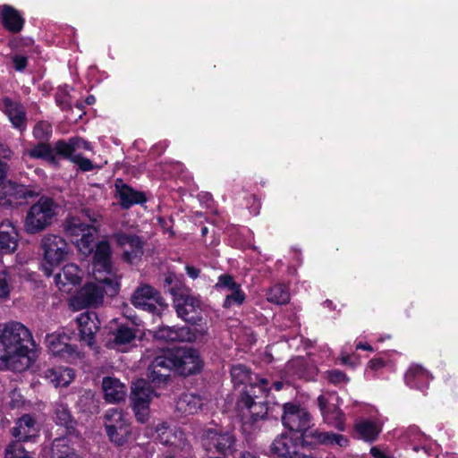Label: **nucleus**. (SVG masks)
<instances>
[{
    "label": "nucleus",
    "mask_w": 458,
    "mask_h": 458,
    "mask_svg": "<svg viewBox=\"0 0 458 458\" xmlns=\"http://www.w3.org/2000/svg\"><path fill=\"white\" fill-rule=\"evenodd\" d=\"M13 63L16 71H23L28 64L27 57L21 55H15L13 56Z\"/></svg>",
    "instance_id": "603ef678"
},
{
    "label": "nucleus",
    "mask_w": 458,
    "mask_h": 458,
    "mask_svg": "<svg viewBox=\"0 0 458 458\" xmlns=\"http://www.w3.org/2000/svg\"><path fill=\"white\" fill-rule=\"evenodd\" d=\"M131 303L136 308L156 313L157 306L162 307L164 301L157 291L152 286L145 284L136 289L131 296Z\"/></svg>",
    "instance_id": "dca6fc26"
},
{
    "label": "nucleus",
    "mask_w": 458,
    "mask_h": 458,
    "mask_svg": "<svg viewBox=\"0 0 458 458\" xmlns=\"http://www.w3.org/2000/svg\"><path fill=\"white\" fill-rule=\"evenodd\" d=\"M55 415L56 423L64 426L66 428H72L73 420L67 405L62 402L56 403L55 405Z\"/></svg>",
    "instance_id": "79ce46f5"
},
{
    "label": "nucleus",
    "mask_w": 458,
    "mask_h": 458,
    "mask_svg": "<svg viewBox=\"0 0 458 458\" xmlns=\"http://www.w3.org/2000/svg\"><path fill=\"white\" fill-rule=\"evenodd\" d=\"M82 277V270L76 264L69 263L55 275V283L60 291L70 292L74 286L81 284Z\"/></svg>",
    "instance_id": "412c9836"
},
{
    "label": "nucleus",
    "mask_w": 458,
    "mask_h": 458,
    "mask_svg": "<svg viewBox=\"0 0 458 458\" xmlns=\"http://www.w3.org/2000/svg\"><path fill=\"white\" fill-rule=\"evenodd\" d=\"M293 458H313V457H312V456H310V455H301H301L298 454V455H297V456H293Z\"/></svg>",
    "instance_id": "774afa93"
},
{
    "label": "nucleus",
    "mask_w": 458,
    "mask_h": 458,
    "mask_svg": "<svg viewBox=\"0 0 458 458\" xmlns=\"http://www.w3.org/2000/svg\"><path fill=\"white\" fill-rule=\"evenodd\" d=\"M13 288L9 272L4 269L0 271V300L7 301Z\"/></svg>",
    "instance_id": "37998d69"
},
{
    "label": "nucleus",
    "mask_w": 458,
    "mask_h": 458,
    "mask_svg": "<svg viewBox=\"0 0 458 458\" xmlns=\"http://www.w3.org/2000/svg\"><path fill=\"white\" fill-rule=\"evenodd\" d=\"M239 286L241 285L233 280V276L229 275H221L218 277V281L216 284L215 288L217 290H226L230 292L238 288Z\"/></svg>",
    "instance_id": "09e8293b"
},
{
    "label": "nucleus",
    "mask_w": 458,
    "mask_h": 458,
    "mask_svg": "<svg viewBox=\"0 0 458 458\" xmlns=\"http://www.w3.org/2000/svg\"><path fill=\"white\" fill-rule=\"evenodd\" d=\"M0 16L4 27L13 33L19 32L22 30L24 25V19L13 7L10 5H3Z\"/></svg>",
    "instance_id": "f704fd0d"
},
{
    "label": "nucleus",
    "mask_w": 458,
    "mask_h": 458,
    "mask_svg": "<svg viewBox=\"0 0 458 458\" xmlns=\"http://www.w3.org/2000/svg\"><path fill=\"white\" fill-rule=\"evenodd\" d=\"M91 150V144L79 137L71 138L68 141L58 140L55 142V149L58 154L78 153L79 149Z\"/></svg>",
    "instance_id": "ea45409f"
},
{
    "label": "nucleus",
    "mask_w": 458,
    "mask_h": 458,
    "mask_svg": "<svg viewBox=\"0 0 458 458\" xmlns=\"http://www.w3.org/2000/svg\"><path fill=\"white\" fill-rule=\"evenodd\" d=\"M356 349L365 350V351H373L371 345H369V344H362V343H358L356 344Z\"/></svg>",
    "instance_id": "052dcab7"
},
{
    "label": "nucleus",
    "mask_w": 458,
    "mask_h": 458,
    "mask_svg": "<svg viewBox=\"0 0 458 458\" xmlns=\"http://www.w3.org/2000/svg\"><path fill=\"white\" fill-rule=\"evenodd\" d=\"M306 443L346 447L349 444V440L344 435L333 432L319 431L318 429H312L310 431L308 442Z\"/></svg>",
    "instance_id": "bb28decb"
},
{
    "label": "nucleus",
    "mask_w": 458,
    "mask_h": 458,
    "mask_svg": "<svg viewBox=\"0 0 458 458\" xmlns=\"http://www.w3.org/2000/svg\"><path fill=\"white\" fill-rule=\"evenodd\" d=\"M45 377L55 387L67 386L74 378V371L63 367L48 369L45 371Z\"/></svg>",
    "instance_id": "e433bc0d"
},
{
    "label": "nucleus",
    "mask_w": 458,
    "mask_h": 458,
    "mask_svg": "<svg viewBox=\"0 0 458 458\" xmlns=\"http://www.w3.org/2000/svg\"><path fill=\"white\" fill-rule=\"evenodd\" d=\"M285 372L289 377L311 380L316 375V369L310 366L307 359L296 357L286 364Z\"/></svg>",
    "instance_id": "393cba45"
},
{
    "label": "nucleus",
    "mask_w": 458,
    "mask_h": 458,
    "mask_svg": "<svg viewBox=\"0 0 458 458\" xmlns=\"http://www.w3.org/2000/svg\"><path fill=\"white\" fill-rule=\"evenodd\" d=\"M327 374L328 380L333 384H342L348 381L346 375L338 369L328 370Z\"/></svg>",
    "instance_id": "8fccbe9b"
},
{
    "label": "nucleus",
    "mask_w": 458,
    "mask_h": 458,
    "mask_svg": "<svg viewBox=\"0 0 458 458\" xmlns=\"http://www.w3.org/2000/svg\"><path fill=\"white\" fill-rule=\"evenodd\" d=\"M401 440L411 445L414 452H419L420 449L427 453L428 437L420 431L416 426H410L399 436Z\"/></svg>",
    "instance_id": "c756f323"
},
{
    "label": "nucleus",
    "mask_w": 458,
    "mask_h": 458,
    "mask_svg": "<svg viewBox=\"0 0 458 458\" xmlns=\"http://www.w3.org/2000/svg\"><path fill=\"white\" fill-rule=\"evenodd\" d=\"M95 101H96V98H95V97H94V96H92V95L89 96V97L86 98V103H87V105H92V104H94V103H95Z\"/></svg>",
    "instance_id": "680f3d73"
},
{
    "label": "nucleus",
    "mask_w": 458,
    "mask_h": 458,
    "mask_svg": "<svg viewBox=\"0 0 458 458\" xmlns=\"http://www.w3.org/2000/svg\"><path fill=\"white\" fill-rule=\"evenodd\" d=\"M186 273L187 275L192 278V279H196L199 277V269L195 267H192V266H190V265H187L186 267Z\"/></svg>",
    "instance_id": "5fc2aeb1"
},
{
    "label": "nucleus",
    "mask_w": 458,
    "mask_h": 458,
    "mask_svg": "<svg viewBox=\"0 0 458 458\" xmlns=\"http://www.w3.org/2000/svg\"><path fill=\"white\" fill-rule=\"evenodd\" d=\"M201 442L208 452L216 451L227 455L235 451L236 439L229 431L208 428L203 432Z\"/></svg>",
    "instance_id": "4468645a"
},
{
    "label": "nucleus",
    "mask_w": 458,
    "mask_h": 458,
    "mask_svg": "<svg viewBox=\"0 0 458 458\" xmlns=\"http://www.w3.org/2000/svg\"><path fill=\"white\" fill-rule=\"evenodd\" d=\"M201 369L198 352L192 349H167L161 351L148 368V376L156 386L165 385L170 373L174 370L180 375L188 376Z\"/></svg>",
    "instance_id": "7ed1b4c3"
},
{
    "label": "nucleus",
    "mask_w": 458,
    "mask_h": 458,
    "mask_svg": "<svg viewBox=\"0 0 458 458\" xmlns=\"http://www.w3.org/2000/svg\"><path fill=\"white\" fill-rule=\"evenodd\" d=\"M155 337L167 342H192L197 338L189 327H161L157 330Z\"/></svg>",
    "instance_id": "4be33fe9"
},
{
    "label": "nucleus",
    "mask_w": 458,
    "mask_h": 458,
    "mask_svg": "<svg viewBox=\"0 0 458 458\" xmlns=\"http://www.w3.org/2000/svg\"><path fill=\"white\" fill-rule=\"evenodd\" d=\"M267 300L269 302L278 305L285 304L290 300V294L286 287L283 284L272 286L267 293Z\"/></svg>",
    "instance_id": "a19ab883"
},
{
    "label": "nucleus",
    "mask_w": 458,
    "mask_h": 458,
    "mask_svg": "<svg viewBox=\"0 0 458 458\" xmlns=\"http://www.w3.org/2000/svg\"><path fill=\"white\" fill-rule=\"evenodd\" d=\"M371 369H378L385 366V361L381 358L373 359L369 364Z\"/></svg>",
    "instance_id": "6e6d98bb"
},
{
    "label": "nucleus",
    "mask_w": 458,
    "mask_h": 458,
    "mask_svg": "<svg viewBox=\"0 0 458 458\" xmlns=\"http://www.w3.org/2000/svg\"><path fill=\"white\" fill-rule=\"evenodd\" d=\"M282 421L291 432L299 433L304 443L308 442L312 429L310 428V416L305 409L290 403H285Z\"/></svg>",
    "instance_id": "f8f14e48"
},
{
    "label": "nucleus",
    "mask_w": 458,
    "mask_h": 458,
    "mask_svg": "<svg viewBox=\"0 0 458 458\" xmlns=\"http://www.w3.org/2000/svg\"><path fill=\"white\" fill-rule=\"evenodd\" d=\"M323 304L325 307L329 308V309H331L333 306V302L329 300L325 301Z\"/></svg>",
    "instance_id": "69168bd1"
},
{
    "label": "nucleus",
    "mask_w": 458,
    "mask_h": 458,
    "mask_svg": "<svg viewBox=\"0 0 458 458\" xmlns=\"http://www.w3.org/2000/svg\"><path fill=\"white\" fill-rule=\"evenodd\" d=\"M24 155H28L31 158L45 160L54 166L58 165V156L61 157L55 149V143L54 147L47 143H38L28 149Z\"/></svg>",
    "instance_id": "72a5a7b5"
},
{
    "label": "nucleus",
    "mask_w": 458,
    "mask_h": 458,
    "mask_svg": "<svg viewBox=\"0 0 458 458\" xmlns=\"http://www.w3.org/2000/svg\"><path fill=\"white\" fill-rule=\"evenodd\" d=\"M38 351L31 332L20 322L0 325V368L23 372L32 366Z\"/></svg>",
    "instance_id": "f257e3e1"
},
{
    "label": "nucleus",
    "mask_w": 458,
    "mask_h": 458,
    "mask_svg": "<svg viewBox=\"0 0 458 458\" xmlns=\"http://www.w3.org/2000/svg\"><path fill=\"white\" fill-rule=\"evenodd\" d=\"M110 259L111 249L108 242L102 241L96 244V250L93 259V274H98L106 277H117L112 271Z\"/></svg>",
    "instance_id": "aec40b11"
},
{
    "label": "nucleus",
    "mask_w": 458,
    "mask_h": 458,
    "mask_svg": "<svg viewBox=\"0 0 458 458\" xmlns=\"http://www.w3.org/2000/svg\"><path fill=\"white\" fill-rule=\"evenodd\" d=\"M117 245L123 250V259L131 264L138 260L143 253L142 242L139 236L118 233L114 234Z\"/></svg>",
    "instance_id": "f3484780"
},
{
    "label": "nucleus",
    "mask_w": 458,
    "mask_h": 458,
    "mask_svg": "<svg viewBox=\"0 0 458 458\" xmlns=\"http://www.w3.org/2000/svg\"><path fill=\"white\" fill-rule=\"evenodd\" d=\"M339 397L335 393L321 394L318 398L324 420L340 431L344 430V414L337 407Z\"/></svg>",
    "instance_id": "2eb2a0df"
},
{
    "label": "nucleus",
    "mask_w": 458,
    "mask_h": 458,
    "mask_svg": "<svg viewBox=\"0 0 458 458\" xmlns=\"http://www.w3.org/2000/svg\"><path fill=\"white\" fill-rule=\"evenodd\" d=\"M170 293L173 295L174 306L178 317L191 324L201 319V301L199 298L191 295L188 289L172 287Z\"/></svg>",
    "instance_id": "9d476101"
},
{
    "label": "nucleus",
    "mask_w": 458,
    "mask_h": 458,
    "mask_svg": "<svg viewBox=\"0 0 458 458\" xmlns=\"http://www.w3.org/2000/svg\"><path fill=\"white\" fill-rule=\"evenodd\" d=\"M136 337L135 330L129 327L121 326L114 332V338L108 343L110 348L123 352Z\"/></svg>",
    "instance_id": "4c0bfd02"
},
{
    "label": "nucleus",
    "mask_w": 458,
    "mask_h": 458,
    "mask_svg": "<svg viewBox=\"0 0 458 458\" xmlns=\"http://www.w3.org/2000/svg\"><path fill=\"white\" fill-rule=\"evenodd\" d=\"M165 287H167L168 292L170 293V289L172 287L175 288H184L182 284L181 277L177 276L175 274L168 273L165 278Z\"/></svg>",
    "instance_id": "3c124183"
},
{
    "label": "nucleus",
    "mask_w": 458,
    "mask_h": 458,
    "mask_svg": "<svg viewBox=\"0 0 458 458\" xmlns=\"http://www.w3.org/2000/svg\"><path fill=\"white\" fill-rule=\"evenodd\" d=\"M341 362L344 365L354 366L356 363L352 360V357L345 352H342L340 356Z\"/></svg>",
    "instance_id": "4d7b16f0"
},
{
    "label": "nucleus",
    "mask_w": 458,
    "mask_h": 458,
    "mask_svg": "<svg viewBox=\"0 0 458 458\" xmlns=\"http://www.w3.org/2000/svg\"><path fill=\"white\" fill-rule=\"evenodd\" d=\"M156 396L157 394L146 380L138 379L132 384L130 395L131 407L138 422L146 423L148 420L149 405Z\"/></svg>",
    "instance_id": "1a4fd4ad"
},
{
    "label": "nucleus",
    "mask_w": 458,
    "mask_h": 458,
    "mask_svg": "<svg viewBox=\"0 0 458 458\" xmlns=\"http://www.w3.org/2000/svg\"><path fill=\"white\" fill-rule=\"evenodd\" d=\"M241 458H256V457L250 453H243L242 454Z\"/></svg>",
    "instance_id": "0e129e2a"
},
{
    "label": "nucleus",
    "mask_w": 458,
    "mask_h": 458,
    "mask_svg": "<svg viewBox=\"0 0 458 458\" xmlns=\"http://www.w3.org/2000/svg\"><path fill=\"white\" fill-rule=\"evenodd\" d=\"M18 233L12 222L5 220L0 224V248L5 253H11L17 247Z\"/></svg>",
    "instance_id": "473e14b6"
},
{
    "label": "nucleus",
    "mask_w": 458,
    "mask_h": 458,
    "mask_svg": "<svg viewBox=\"0 0 458 458\" xmlns=\"http://www.w3.org/2000/svg\"><path fill=\"white\" fill-rule=\"evenodd\" d=\"M64 230L81 254L87 257L93 252L95 226L86 224L81 216H70L65 220Z\"/></svg>",
    "instance_id": "0eeeda50"
},
{
    "label": "nucleus",
    "mask_w": 458,
    "mask_h": 458,
    "mask_svg": "<svg viewBox=\"0 0 458 458\" xmlns=\"http://www.w3.org/2000/svg\"><path fill=\"white\" fill-rule=\"evenodd\" d=\"M42 253L41 269L49 277L54 270L70 254V247L64 238L54 233H47L40 240Z\"/></svg>",
    "instance_id": "39448f33"
},
{
    "label": "nucleus",
    "mask_w": 458,
    "mask_h": 458,
    "mask_svg": "<svg viewBox=\"0 0 458 458\" xmlns=\"http://www.w3.org/2000/svg\"><path fill=\"white\" fill-rule=\"evenodd\" d=\"M95 282L87 283L75 295L73 305L81 308L98 307L106 294L115 295L119 291L118 277H106L93 274Z\"/></svg>",
    "instance_id": "20e7f679"
},
{
    "label": "nucleus",
    "mask_w": 458,
    "mask_h": 458,
    "mask_svg": "<svg viewBox=\"0 0 458 458\" xmlns=\"http://www.w3.org/2000/svg\"><path fill=\"white\" fill-rule=\"evenodd\" d=\"M13 157L11 148L4 143H0V159L10 160Z\"/></svg>",
    "instance_id": "864d4df0"
},
{
    "label": "nucleus",
    "mask_w": 458,
    "mask_h": 458,
    "mask_svg": "<svg viewBox=\"0 0 458 458\" xmlns=\"http://www.w3.org/2000/svg\"><path fill=\"white\" fill-rule=\"evenodd\" d=\"M232 381L234 386H244L237 401L242 420L244 423L250 420L255 422L264 419L267 414L266 398L270 390L269 383L266 378L252 374L244 365L236 364L231 368Z\"/></svg>",
    "instance_id": "f03ea898"
},
{
    "label": "nucleus",
    "mask_w": 458,
    "mask_h": 458,
    "mask_svg": "<svg viewBox=\"0 0 458 458\" xmlns=\"http://www.w3.org/2000/svg\"><path fill=\"white\" fill-rule=\"evenodd\" d=\"M105 399L108 403H119L126 395V386L118 379L111 377H105L102 384Z\"/></svg>",
    "instance_id": "2f4dec72"
},
{
    "label": "nucleus",
    "mask_w": 458,
    "mask_h": 458,
    "mask_svg": "<svg viewBox=\"0 0 458 458\" xmlns=\"http://www.w3.org/2000/svg\"><path fill=\"white\" fill-rule=\"evenodd\" d=\"M61 157L71 160L76 164L81 171L88 172L94 169L92 162L83 157L80 153L59 154Z\"/></svg>",
    "instance_id": "c03bdc74"
},
{
    "label": "nucleus",
    "mask_w": 458,
    "mask_h": 458,
    "mask_svg": "<svg viewBox=\"0 0 458 458\" xmlns=\"http://www.w3.org/2000/svg\"><path fill=\"white\" fill-rule=\"evenodd\" d=\"M404 380L409 387L423 390L428 386L431 376L421 366L412 365L405 373Z\"/></svg>",
    "instance_id": "a878e982"
},
{
    "label": "nucleus",
    "mask_w": 458,
    "mask_h": 458,
    "mask_svg": "<svg viewBox=\"0 0 458 458\" xmlns=\"http://www.w3.org/2000/svg\"><path fill=\"white\" fill-rule=\"evenodd\" d=\"M271 452L282 458H293L298 455L296 442L287 433L281 434L274 440Z\"/></svg>",
    "instance_id": "c85d7f7f"
},
{
    "label": "nucleus",
    "mask_w": 458,
    "mask_h": 458,
    "mask_svg": "<svg viewBox=\"0 0 458 458\" xmlns=\"http://www.w3.org/2000/svg\"><path fill=\"white\" fill-rule=\"evenodd\" d=\"M20 198H26V192L22 186L8 182L0 187V207L9 208L20 205Z\"/></svg>",
    "instance_id": "cd10ccee"
},
{
    "label": "nucleus",
    "mask_w": 458,
    "mask_h": 458,
    "mask_svg": "<svg viewBox=\"0 0 458 458\" xmlns=\"http://www.w3.org/2000/svg\"><path fill=\"white\" fill-rule=\"evenodd\" d=\"M71 331L62 328L47 335L46 342L49 352L68 362H76L82 359V353L70 344Z\"/></svg>",
    "instance_id": "9b49d317"
},
{
    "label": "nucleus",
    "mask_w": 458,
    "mask_h": 458,
    "mask_svg": "<svg viewBox=\"0 0 458 458\" xmlns=\"http://www.w3.org/2000/svg\"><path fill=\"white\" fill-rule=\"evenodd\" d=\"M105 429L110 441L118 446L128 442L131 435L130 420L120 409H109L105 414Z\"/></svg>",
    "instance_id": "6e6552de"
},
{
    "label": "nucleus",
    "mask_w": 458,
    "mask_h": 458,
    "mask_svg": "<svg viewBox=\"0 0 458 458\" xmlns=\"http://www.w3.org/2000/svg\"><path fill=\"white\" fill-rule=\"evenodd\" d=\"M370 454L373 458H389L381 449L376 446L370 449Z\"/></svg>",
    "instance_id": "bf43d9fd"
},
{
    "label": "nucleus",
    "mask_w": 458,
    "mask_h": 458,
    "mask_svg": "<svg viewBox=\"0 0 458 458\" xmlns=\"http://www.w3.org/2000/svg\"><path fill=\"white\" fill-rule=\"evenodd\" d=\"M155 432L159 442L162 445L172 446L174 453L183 458L191 456V445L181 429L170 427L166 422H162L155 428Z\"/></svg>",
    "instance_id": "ddd939ff"
},
{
    "label": "nucleus",
    "mask_w": 458,
    "mask_h": 458,
    "mask_svg": "<svg viewBox=\"0 0 458 458\" xmlns=\"http://www.w3.org/2000/svg\"><path fill=\"white\" fill-rule=\"evenodd\" d=\"M0 110L8 117L13 128L23 131L27 128V114L24 106L8 97L0 98Z\"/></svg>",
    "instance_id": "a211bd4d"
},
{
    "label": "nucleus",
    "mask_w": 458,
    "mask_h": 458,
    "mask_svg": "<svg viewBox=\"0 0 458 458\" xmlns=\"http://www.w3.org/2000/svg\"><path fill=\"white\" fill-rule=\"evenodd\" d=\"M80 331L81 341L90 348L95 344V335L99 328V320L95 312L86 311L80 314L76 318Z\"/></svg>",
    "instance_id": "6ab92c4d"
},
{
    "label": "nucleus",
    "mask_w": 458,
    "mask_h": 458,
    "mask_svg": "<svg viewBox=\"0 0 458 458\" xmlns=\"http://www.w3.org/2000/svg\"><path fill=\"white\" fill-rule=\"evenodd\" d=\"M8 168L7 163L0 159V182L6 177Z\"/></svg>",
    "instance_id": "13d9d810"
},
{
    "label": "nucleus",
    "mask_w": 458,
    "mask_h": 458,
    "mask_svg": "<svg viewBox=\"0 0 458 458\" xmlns=\"http://www.w3.org/2000/svg\"><path fill=\"white\" fill-rule=\"evenodd\" d=\"M57 205L48 197H41L28 210L24 221L25 231L38 233L49 226L56 216Z\"/></svg>",
    "instance_id": "423d86ee"
},
{
    "label": "nucleus",
    "mask_w": 458,
    "mask_h": 458,
    "mask_svg": "<svg viewBox=\"0 0 458 458\" xmlns=\"http://www.w3.org/2000/svg\"><path fill=\"white\" fill-rule=\"evenodd\" d=\"M56 102L58 103L59 106H63L64 104L67 103L66 100H60L58 97H56Z\"/></svg>",
    "instance_id": "338daca9"
},
{
    "label": "nucleus",
    "mask_w": 458,
    "mask_h": 458,
    "mask_svg": "<svg viewBox=\"0 0 458 458\" xmlns=\"http://www.w3.org/2000/svg\"><path fill=\"white\" fill-rule=\"evenodd\" d=\"M283 386H284V384L281 381H276L274 383V387L277 391L281 390L283 388Z\"/></svg>",
    "instance_id": "e2e57ef3"
},
{
    "label": "nucleus",
    "mask_w": 458,
    "mask_h": 458,
    "mask_svg": "<svg viewBox=\"0 0 458 458\" xmlns=\"http://www.w3.org/2000/svg\"><path fill=\"white\" fill-rule=\"evenodd\" d=\"M245 293L242 290L241 286H239L238 288L230 291V293L226 294L224 301V307L228 309L233 306H241L245 301Z\"/></svg>",
    "instance_id": "a18cd8bd"
},
{
    "label": "nucleus",
    "mask_w": 458,
    "mask_h": 458,
    "mask_svg": "<svg viewBox=\"0 0 458 458\" xmlns=\"http://www.w3.org/2000/svg\"><path fill=\"white\" fill-rule=\"evenodd\" d=\"M38 428L36 420L29 414L23 415L16 421L12 429V435L17 438L16 442L29 441L37 437Z\"/></svg>",
    "instance_id": "b1692460"
},
{
    "label": "nucleus",
    "mask_w": 458,
    "mask_h": 458,
    "mask_svg": "<svg viewBox=\"0 0 458 458\" xmlns=\"http://www.w3.org/2000/svg\"><path fill=\"white\" fill-rule=\"evenodd\" d=\"M4 458H31L19 442H12L5 449Z\"/></svg>",
    "instance_id": "de8ad7c7"
},
{
    "label": "nucleus",
    "mask_w": 458,
    "mask_h": 458,
    "mask_svg": "<svg viewBox=\"0 0 458 458\" xmlns=\"http://www.w3.org/2000/svg\"><path fill=\"white\" fill-rule=\"evenodd\" d=\"M115 190L119 199V203L124 209H128L133 205L146 202V197L143 192L135 191L131 187L123 183L121 179L116 180Z\"/></svg>",
    "instance_id": "5701e85b"
},
{
    "label": "nucleus",
    "mask_w": 458,
    "mask_h": 458,
    "mask_svg": "<svg viewBox=\"0 0 458 458\" xmlns=\"http://www.w3.org/2000/svg\"><path fill=\"white\" fill-rule=\"evenodd\" d=\"M203 405L201 397L199 394L185 393L176 402V411L182 415L196 413Z\"/></svg>",
    "instance_id": "c9c22d12"
},
{
    "label": "nucleus",
    "mask_w": 458,
    "mask_h": 458,
    "mask_svg": "<svg viewBox=\"0 0 458 458\" xmlns=\"http://www.w3.org/2000/svg\"><path fill=\"white\" fill-rule=\"evenodd\" d=\"M381 429L382 424L377 419H362L357 421L355 425V431L358 437L368 442L376 440Z\"/></svg>",
    "instance_id": "7c9ffc66"
},
{
    "label": "nucleus",
    "mask_w": 458,
    "mask_h": 458,
    "mask_svg": "<svg viewBox=\"0 0 458 458\" xmlns=\"http://www.w3.org/2000/svg\"><path fill=\"white\" fill-rule=\"evenodd\" d=\"M51 458H81L70 445L67 436L57 437L53 441Z\"/></svg>",
    "instance_id": "58836bf2"
},
{
    "label": "nucleus",
    "mask_w": 458,
    "mask_h": 458,
    "mask_svg": "<svg viewBox=\"0 0 458 458\" xmlns=\"http://www.w3.org/2000/svg\"><path fill=\"white\" fill-rule=\"evenodd\" d=\"M52 134V126L48 122L40 121L33 129V136L39 140H47Z\"/></svg>",
    "instance_id": "49530a36"
}]
</instances>
